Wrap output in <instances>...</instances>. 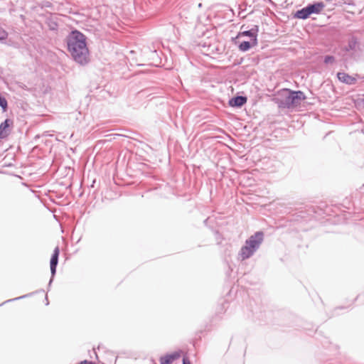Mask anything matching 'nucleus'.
<instances>
[{
	"instance_id": "2",
	"label": "nucleus",
	"mask_w": 364,
	"mask_h": 364,
	"mask_svg": "<svg viewBox=\"0 0 364 364\" xmlns=\"http://www.w3.org/2000/svg\"><path fill=\"white\" fill-rule=\"evenodd\" d=\"M306 99L304 92L284 88L277 92L273 101L280 109H290L300 105L301 101Z\"/></svg>"
},
{
	"instance_id": "24",
	"label": "nucleus",
	"mask_w": 364,
	"mask_h": 364,
	"mask_svg": "<svg viewBox=\"0 0 364 364\" xmlns=\"http://www.w3.org/2000/svg\"><path fill=\"white\" fill-rule=\"evenodd\" d=\"M361 102L363 103V107H364V98H363V99H361Z\"/></svg>"
},
{
	"instance_id": "26",
	"label": "nucleus",
	"mask_w": 364,
	"mask_h": 364,
	"mask_svg": "<svg viewBox=\"0 0 364 364\" xmlns=\"http://www.w3.org/2000/svg\"><path fill=\"white\" fill-rule=\"evenodd\" d=\"M338 309H343V306H340V307H338Z\"/></svg>"
},
{
	"instance_id": "23",
	"label": "nucleus",
	"mask_w": 364,
	"mask_h": 364,
	"mask_svg": "<svg viewBox=\"0 0 364 364\" xmlns=\"http://www.w3.org/2000/svg\"><path fill=\"white\" fill-rule=\"evenodd\" d=\"M95 183V180H92V188H94Z\"/></svg>"
},
{
	"instance_id": "14",
	"label": "nucleus",
	"mask_w": 364,
	"mask_h": 364,
	"mask_svg": "<svg viewBox=\"0 0 364 364\" xmlns=\"http://www.w3.org/2000/svg\"><path fill=\"white\" fill-rule=\"evenodd\" d=\"M34 294V292H31V293H29V294H25V295H23V296H18V297H16V298H14V299H8L6 301H5L4 302L1 303L0 304V306H3L4 304H6V303H9V302H12L14 301H17V300H20V299H24V298H26V297H28V296H31V295Z\"/></svg>"
},
{
	"instance_id": "18",
	"label": "nucleus",
	"mask_w": 364,
	"mask_h": 364,
	"mask_svg": "<svg viewBox=\"0 0 364 364\" xmlns=\"http://www.w3.org/2000/svg\"><path fill=\"white\" fill-rule=\"evenodd\" d=\"M78 364H91V360H84L80 361Z\"/></svg>"
},
{
	"instance_id": "25",
	"label": "nucleus",
	"mask_w": 364,
	"mask_h": 364,
	"mask_svg": "<svg viewBox=\"0 0 364 364\" xmlns=\"http://www.w3.org/2000/svg\"><path fill=\"white\" fill-rule=\"evenodd\" d=\"M39 137H40L39 135H36L35 138L36 139V138H39Z\"/></svg>"
},
{
	"instance_id": "10",
	"label": "nucleus",
	"mask_w": 364,
	"mask_h": 364,
	"mask_svg": "<svg viewBox=\"0 0 364 364\" xmlns=\"http://www.w3.org/2000/svg\"><path fill=\"white\" fill-rule=\"evenodd\" d=\"M181 350L166 354L160 358V364H171L173 361L178 359L181 357Z\"/></svg>"
},
{
	"instance_id": "15",
	"label": "nucleus",
	"mask_w": 364,
	"mask_h": 364,
	"mask_svg": "<svg viewBox=\"0 0 364 364\" xmlns=\"http://www.w3.org/2000/svg\"><path fill=\"white\" fill-rule=\"evenodd\" d=\"M0 107L4 111L8 107V102L6 98L0 93Z\"/></svg>"
},
{
	"instance_id": "16",
	"label": "nucleus",
	"mask_w": 364,
	"mask_h": 364,
	"mask_svg": "<svg viewBox=\"0 0 364 364\" xmlns=\"http://www.w3.org/2000/svg\"><path fill=\"white\" fill-rule=\"evenodd\" d=\"M335 60H336V59L333 55H326L323 58V63L325 64L333 63L335 62Z\"/></svg>"
},
{
	"instance_id": "20",
	"label": "nucleus",
	"mask_w": 364,
	"mask_h": 364,
	"mask_svg": "<svg viewBox=\"0 0 364 364\" xmlns=\"http://www.w3.org/2000/svg\"><path fill=\"white\" fill-rule=\"evenodd\" d=\"M208 219H209V218H206V219L203 221V223H204V225H208Z\"/></svg>"
},
{
	"instance_id": "6",
	"label": "nucleus",
	"mask_w": 364,
	"mask_h": 364,
	"mask_svg": "<svg viewBox=\"0 0 364 364\" xmlns=\"http://www.w3.org/2000/svg\"><path fill=\"white\" fill-rule=\"evenodd\" d=\"M59 255H60V248L58 246H57L55 247V249L53 252V254L51 255L50 259V269L51 277H50V281L48 282V287H50V285L54 279L55 275L56 274L57 266H58V259H59Z\"/></svg>"
},
{
	"instance_id": "27",
	"label": "nucleus",
	"mask_w": 364,
	"mask_h": 364,
	"mask_svg": "<svg viewBox=\"0 0 364 364\" xmlns=\"http://www.w3.org/2000/svg\"><path fill=\"white\" fill-rule=\"evenodd\" d=\"M92 364H96L95 363L92 362ZM102 364H105V363H102Z\"/></svg>"
},
{
	"instance_id": "19",
	"label": "nucleus",
	"mask_w": 364,
	"mask_h": 364,
	"mask_svg": "<svg viewBox=\"0 0 364 364\" xmlns=\"http://www.w3.org/2000/svg\"><path fill=\"white\" fill-rule=\"evenodd\" d=\"M92 353H95L96 358L98 359V355H97V353L96 352L95 350V348H92Z\"/></svg>"
},
{
	"instance_id": "8",
	"label": "nucleus",
	"mask_w": 364,
	"mask_h": 364,
	"mask_svg": "<svg viewBox=\"0 0 364 364\" xmlns=\"http://www.w3.org/2000/svg\"><path fill=\"white\" fill-rule=\"evenodd\" d=\"M259 32V26L255 25L250 30L240 31L237 36V38H240L241 36L249 37L251 41H253V43H258L257 36Z\"/></svg>"
},
{
	"instance_id": "9",
	"label": "nucleus",
	"mask_w": 364,
	"mask_h": 364,
	"mask_svg": "<svg viewBox=\"0 0 364 364\" xmlns=\"http://www.w3.org/2000/svg\"><path fill=\"white\" fill-rule=\"evenodd\" d=\"M12 119L7 118L0 124V139H6L11 132V128L13 127Z\"/></svg>"
},
{
	"instance_id": "7",
	"label": "nucleus",
	"mask_w": 364,
	"mask_h": 364,
	"mask_svg": "<svg viewBox=\"0 0 364 364\" xmlns=\"http://www.w3.org/2000/svg\"><path fill=\"white\" fill-rule=\"evenodd\" d=\"M111 14L108 8L105 5L97 6L92 7V21L102 20L103 22L107 23L106 18L108 15Z\"/></svg>"
},
{
	"instance_id": "4",
	"label": "nucleus",
	"mask_w": 364,
	"mask_h": 364,
	"mask_svg": "<svg viewBox=\"0 0 364 364\" xmlns=\"http://www.w3.org/2000/svg\"><path fill=\"white\" fill-rule=\"evenodd\" d=\"M325 7L326 4L322 1H313L294 13L293 18L306 20L310 18L311 15H318L321 14Z\"/></svg>"
},
{
	"instance_id": "12",
	"label": "nucleus",
	"mask_w": 364,
	"mask_h": 364,
	"mask_svg": "<svg viewBox=\"0 0 364 364\" xmlns=\"http://www.w3.org/2000/svg\"><path fill=\"white\" fill-rule=\"evenodd\" d=\"M337 77L340 82L348 85H355L357 81L354 77L344 72H338L337 73Z\"/></svg>"
},
{
	"instance_id": "5",
	"label": "nucleus",
	"mask_w": 364,
	"mask_h": 364,
	"mask_svg": "<svg viewBox=\"0 0 364 364\" xmlns=\"http://www.w3.org/2000/svg\"><path fill=\"white\" fill-rule=\"evenodd\" d=\"M360 41L358 37L355 35H349L347 43L341 48L342 57L346 58L347 55H352L355 53L360 50Z\"/></svg>"
},
{
	"instance_id": "21",
	"label": "nucleus",
	"mask_w": 364,
	"mask_h": 364,
	"mask_svg": "<svg viewBox=\"0 0 364 364\" xmlns=\"http://www.w3.org/2000/svg\"><path fill=\"white\" fill-rule=\"evenodd\" d=\"M48 132H45L43 135H44V136H50V134H48Z\"/></svg>"
},
{
	"instance_id": "22",
	"label": "nucleus",
	"mask_w": 364,
	"mask_h": 364,
	"mask_svg": "<svg viewBox=\"0 0 364 364\" xmlns=\"http://www.w3.org/2000/svg\"><path fill=\"white\" fill-rule=\"evenodd\" d=\"M46 305H48V297L47 296H46Z\"/></svg>"
},
{
	"instance_id": "17",
	"label": "nucleus",
	"mask_w": 364,
	"mask_h": 364,
	"mask_svg": "<svg viewBox=\"0 0 364 364\" xmlns=\"http://www.w3.org/2000/svg\"><path fill=\"white\" fill-rule=\"evenodd\" d=\"M183 364H191V361L188 360V358L184 357L183 358Z\"/></svg>"
},
{
	"instance_id": "13",
	"label": "nucleus",
	"mask_w": 364,
	"mask_h": 364,
	"mask_svg": "<svg viewBox=\"0 0 364 364\" xmlns=\"http://www.w3.org/2000/svg\"><path fill=\"white\" fill-rule=\"evenodd\" d=\"M257 43H253V41H243L238 45V48L242 52L248 51L251 48L256 46Z\"/></svg>"
},
{
	"instance_id": "11",
	"label": "nucleus",
	"mask_w": 364,
	"mask_h": 364,
	"mask_svg": "<svg viewBox=\"0 0 364 364\" xmlns=\"http://www.w3.org/2000/svg\"><path fill=\"white\" fill-rule=\"evenodd\" d=\"M247 98L243 95H236L229 100L228 105L231 107L240 108L247 103Z\"/></svg>"
},
{
	"instance_id": "1",
	"label": "nucleus",
	"mask_w": 364,
	"mask_h": 364,
	"mask_svg": "<svg viewBox=\"0 0 364 364\" xmlns=\"http://www.w3.org/2000/svg\"><path fill=\"white\" fill-rule=\"evenodd\" d=\"M86 40V36L76 29L71 31L65 40L72 58L81 65H85L90 61V51Z\"/></svg>"
},
{
	"instance_id": "3",
	"label": "nucleus",
	"mask_w": 364,
	"mask_h": 364,
	"mask_svg": "<svg viewBox=\"0 0 364 364\" xmlns=\"http://www.w3.org/2000/svg\"><path fill=\"white\" fill-rule=\"evenodd\" d=\"M264 240V232L257 231L246 240L239 252L241 260H245L251 257L259 248Z\"/></svg>"
}]
</instances>
